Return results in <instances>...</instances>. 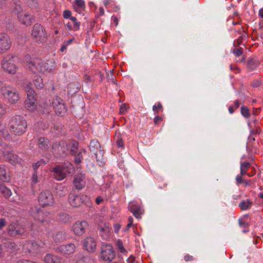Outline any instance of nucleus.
<instances>
[{
  "mask_svg": "<svg viewBox=\"0 0 263 263\" xmlns=\"http://www.w3.org/2000/svg\"><path fill=\"white\" fill-rule=\"evenodd\" d=\"M27 66L28 69L34 74L44 73L46 72H52L54 68V62L53 61H47L46 63L39 58H26Z\"/></svg>",
  "mask_w": 263,
  "mask_h": 263,
  "instance_id": "nucleus-1",
  "label": "nucleus"
},
{
  "mask_svg": "<svg viewBox=\"0 0 263 263\" xmlns=\"http://www.w3.org/2000/svg\"><path fill=\"white\" fill-rule=\"evenodd\" d=\"M10 132L15 136L23 135L27 130L26 120L21 116L13 117L9 123Z\"/></svg>",
  "mask_w": 263,
  "mask_h": 263,
  "instance_id": "nucleus-2",
  "label": "nucleus"
},
{
  "mask_svg": "<svg viewBox=\"0 0 263 263\" xmlns=\"http://www.w3.org/2000/svg\"><path fill=\"white\" fill-rule=\"evenodd\" d=\"M17 58L12 55H7L4 57L2 62L1 66L4 70L10 74H14L16 71V62Z\"/></svg>",
  "mask_w": 263,
  "mask_h": 263,
  "instance_id": "nucleus-3",
  "label": "nucleus"
},
{
  "mask_svg": "<svg viewBox=\"0 0 263 263\" xmlns=\"http://www.w3.org/2000/svg\"><path fill=\"white\" fill-rule=\"evenodd\" d=\"M68 202L73 208H79L82 204H89L90 198L86 195H79L74 192H71L68 196Z\"/></svg>",
  "mask_w": 263,
  "mask_h": 263,
  "instance_id": "nucleus-4",
  "label": "nucleus"
},
{
  "mask_svg": "<svg viewBox=\"0 0 263 263\" xmlns=\"http://www.w3.org/2000/svg\"><path fill=\"white\" fill-rule=\"evenodd\" d=\"M31 36L36 42L40 43L45 42L47 39V34L45 29L40 24L34 25L32 30Z\"/></svg>",
  "mask_w": 263,
  "mask_h": 263,
  "instance_id": "nucleus-5",
  "label": "nucleus"
},
{
  "mask_svg": "<svg viewBox=\"0 0 263 263\" xmlns=\"http://www.w3.org/2000/svg\"><path fill=\"white\" fill-rule=\"evenodd\" d=\"M1 92L4 98L11 104H16L20 99V97L16 89L9 86H3Z\"/></svg>",
  "mask_w": 263,
  "mask_h": 263,
  "instance_id": "nucleus-6",
  "label": "nucleus"
},
{
  "mask_svg": "<svg viewBox=\"0 0 263 263\" xmlns=\"http://www.w3.org/2000/svg\"><path fill=\"white\" fill-rule=\"evenodd\" d=\"M14 11L17 14L18 20L21 24L25 26H30L32 24L33 16L22 9L21 6H16Z\"/></svg>",
  "mask_w": 263,
  "mask_h": 263,
  "instance_id": "nucleus-7",
  "label": "nucleus"
},
{
  "mask_svg": "<svg viewBox=\"0 0 263 263\" xmlns=\"http://www.w3.org/2000/svg\"><path fill=\"white\" fill-rule=\"evenodd\" d=\"M89 147L90 151L95 155L96 160L99 164L103 165L104 164V152L101 149L99 141L97 140H91Z\"/></svg>",
  "mask_w": 263,
  "mask_h": 263,
  "instance_id": "nucleus-8",
  "label": "nucleus"
},
{
  "mask_svg": "<svg viewBox=\"0 0 263 263\" xmlns=\"http://www.w3.org/2000/svg\"><path fill=\"white\" fill-rule=\"evenodd\" d=\"M7 231L10 237L17 238L24 235L26 230L23 226L17 222H12L8 225Z\"/></svg>",
  "mask_w": 263,
  "mask_h": 263,
  "instance_id": "nucleus-9",
  "label": "nucleus"
},
{
  "mask_svg": "<svg viewBox=\"0 0 263 263\" xmlns=\"http://www.w3.org/2000/svg\"><path fill=\"white\" fill-rule=\"evenodd\" d=\"M116 256L112 246L109 244L103 245L100 252V257L105 261H111Z\"/></svg>",
  "mask_w": 263,
  "mask_h": 263,
  "instance_id": "nucleus-10",
  "label": "nucleus"
},
{
  "mask_svg": "<svg viewBox=\"0 0 263 263\" xmlns=\"http://www.w3.org/2000/svg\"><path fill=\"white\" fill-rule=\"evenodd\" d=\"M39 202L43 206L51 205L54 202L53 197L52 193L49 191L42 192L39 196Z\"/></svg>",
  "mask_w": 263,
  "mask_h": 263,
  "instance_id": "nucleus-11",
  "label": "nucleus"
},
{
  "mask_svg": "<svg viewBox=\"0 0 263 263\" xmlns=\"http://www.w3.org/2000/svg\"><path fill=\"white\" fill-rule=\"evenodd\" d=\"M53 153L59 156H64L68 151V145L66 142L64 141H60L59 143H54L52 145Z\"/></svg>",
  "mask_w": 263,
  "mask_h": 263,
  "instance_id": "nucleus-12",
  "label": "nucleus"
},
{
  "mask_svg": "<svg viewBox=\"0 0 263 263\" xmlns=\"http://www.w3.org/2000/svg\"><path fill=\"white\" fill-rule=\"evenodd\" d=\"M88 227V224L87 221L84 220L82 221L76 222L72 227V230L76 235L81 236L85 232L86 229Z\"/></svg>",
  "mask_w": 263,
  "mask_h": 263,
  "instance_id": "nucleus-13",
  "label": "nucleus"
},
{
  "mask_svg": "<svg viewBox=\"0 0 263 263\" xmlns=\"http://www.w3.org/2000/svg\"><path fill=\"white\" fill-rule=\"evenodd\" d=\"M73 184L77 190H81L83 189L86 185L85 174L80 173L76 175L73 178Z\"/></svg>",
  "mask_w": 263,
  "mask_h": 263,
  "instance_id": "nucleus-14",
  "label": "nucleus"
},
{
  "mask_svg": "<svg viewBox=\"0 0 263 263\" xmlns=\"http://www.w3.org/2000/svg\"><path fill=\"white\" fill-rule=\"evenodd\" d=\"M11 46V41L9 36L7 34L0 33V51L8 50Z\"/></svg>",
  "mask_w": 263,
  "mask_h": 263,
  "instance_id": "nucleus-15",
  "label": "nucleus"
},
{
  "mask_svg": "<svg viewBox=\"0 0 263 263\" xmlns=\"http://www.w3.org/2000/svg\"><path fill=\"white\" fill-rule=\"evenodd\" d=\"M53 106L55 113L60 116H62L66 111V107L62 100L60 98L56 99L52 102Z\"/></svg>",
  "mask_w": 263,
  "mask_h": 263,
  "instance_id": "nucleus-16",
  "label": "nucleus"
},
{
  "mask_svg": "<svg viewBox=\"0 0 263 263\" xmlns=\"http://www.w3.org/2000/svg\"><path fill=\"white\" fill-rule=\"evenodd\" d=\"M57 251L64 255H70L76 251V246L72 243L61 245L57 248Z\"/></svg>",
  "mask_w": 263,
  "mask_h": 263,
  "instance_id": "nucleus-17",
  "label": "nucleus"
},
{
  "mask_svg": "<svg viewBox=\"0 0 263 263\" xmlns=\"http://www.w3.org/2000/svg\"><path fill=\"white\" fill-rule=\"evenodd\" d=\"M40 246L36 242L28 241L24 245V249L29 253H37L40 250Z\"/></svg>",
  "mask_w": 263,
  "mask_h": 263,
  "instance_id": "nucleus-18",
  "label": "nucleus"
},
{
  "mask_svg": "<svg viewBox=\"0 0 263 263\" xmlns=\"http://www.w3.org/2000/svg\"><path fill=\"white\" fill-rule=\"evenodd\" d=\"M96 245L95 239L91 237H87L83 241V247L89 252H93L96 250Z\"/></svg>",
  "mask_w": 263,
  "mask_h": 263,
  "instance_id": "nucleus-19",
  "label": "nucleus"
},
{
  "mask_svg": "<svg viewBox=\"0 0 263 263\" xmlns=\"http://www.w3.org/2000/svg\"><path fill=\"white\" fill-rule=\"evenodd\" d=\"M128 209L136 218H141V215L143 213L140 204L134 202H130L128 204Z\"/></svg>",
  "mask_w": 263,
  "mask_h": 263,
  "instance_id": "nucleus-20",
  "label": "nucleus"
},
{
  "mask_svg": "<svg viewBox=\"0 0 263 263\" xmlns=\"http://www.w3.org/2000/svg\"><path fill=\"white\" fill-rule=\"evenodd\" d=\"M36 99L33 90L30 91V93H27V98L26 101V105L29 110L33 111L34 110Z\"/></svg>",
  "mask_w": 263,
  "mask_h": 263,
  "instance_id": "nucleus-21",
  "label": "nucleus"
},
{
  "mask_svg": "<svg viewBox=\"0 0 263 263\" xmlns=\"http://www.w3.org/2000/svg\"><path fill=\"white\" fill-rule=\"evenodd\" d=\"M55 179L57 180L61 181L66 177V174L64 169L60 166H55L52 170Z\"/></svg>",
  "mask_w": 263,
  "mask_h": 263,
  "instance_id": "nucleus-22",
  "label": "nucleus"
},
{
  "mask_svg": "<svg viewBox=\"0 0 263 263\" xmlns=\"http://www.w3.org/2000/svg\"><path fill=\"white\" fill-rule=\"evenodd\" d=\"M70 22H68L66 24V26L69 30L77 31L80 29V22L78 21L76 17H71Z\"/></svg>",
  "mask_w": 263,
  "mask_h": 263,
  "instance_id": "nucleus-23",
  "label": "nucleus"
},
{
  "mask_svg": "<svg viewBox=\"0 0 263 263\" xmlns=\"http://www.w3.org/2000/svg\"><path fill=\"white\" fill-rule=\"evenodd\" d=\"M251 166L250 163L247 162H243L240 164V174L241 175H247L249 177L254 176L256 173V171L254 167H252V173H248L247 171L249 168Z\"/></svg>",
  "mask_w": 263,
  "mask_h": 263,
  "instance_id": "nucleus-24",
  "label": "nucleus"
},
{
  "mask_svg": "<svg viewBox=\"0 0 263 263\" xmlns=\"http://www.w3.org/2000/svg\"><path fill=\"white\" fill-rule=\"evenodd\" d=\"M10 173L4 165H0V179L4 182H9Z\"/></svg>",
  "mask_w": 263,
  "mask_h": 263,
  "instance_id": "nucleus-25",
  "label": "nucleus"
},
{
  "mask_svg": "<svg viewBox=\"0 0 263 263\" xmlns=\"http://www.w3.org/2000/svg\"><path fill=\"white\" fill-rule=\"evenodd\" d=\"M72 6L74 10L79 13L85 9V3L84 0H75Z\"/></svg>",
  "mask_w": 263,
  "mask_h": 263,
  "instance_id": "nucleus-26",
  "label": "nucleus"
},
{
  "mask_svg": "<svg viewBox=\"0 0 263 263\" xmlns=\"http://www.w3.org/2000/svg\"><path fill=\"white\" fill-rule=\"evenodd\" d=\"M49 141L45 137H40L38 139L37 146L42 151H46L49 148Z\"/></svg>",
  "mask_w": 263,
  "mask_h": 263,
  "instance_id": "nucleus-27",
  "label": "nucleus"
},
{
  "mask_svg": "<svg viewBox=\"0 0 263 263\" xmlns=\"http://www.w3.org/2000/svg\"><path fill=\"white\" fill-rule=\"evenodd\" d=\"M46 263H60V259L57 256L51 254H47L44 258Z\"/></svg>",
  "mask_w": 263,
  "mask_h": 263,
  "instance_id": "nucleus-28",
  "label": "nucleus"
},
{
  "mask_svg": "<svg viewBox=\"0 0 263 263\" xmlns=\"http://www.w3.org/2000/svg\"><path fill=\"white\" fill-rule=\"evenodd\" d=\"M53 241L56 242H61L64 240H65L66 238V235L65 233H63L62 232H59L57 233L54 234L53 236Z\"/></svg>",
  "mask_w": 263,
  "mask_h": 263,
  "instance_id": "nucleus-29",
  "label": "nucleus"
},
{
  "mask_svg": "<svg viewBox=\"0 0 263 263\" xmlns=\"http://www.w3.org/2000/svg\"><path fill=\"white\" fill-rule=\"evenodd\" d=\"M253 204L250 199H247L246 200H242L239 204V207L242 211L250 209Z\"/></svg>",
  "mask_w": 263,
  "mask_h": 263,
  "instance_id": "nucleus-30",
  "label": "nucleus"
},
{
  "mask_svg": "<svg viewBox=\"0 0 263 263\" xmlns=\"http://www.w3.org/2000/svg\"><path fill=\"white\" fill-rule=\"evenodd\" d=\"M86 154V150L85 149L82 148L80 150L79 153L75 156V162L77 164H80L82 162L83 158V156Z\"/></svg>",
  "mask_w": 263,
  "mask_h": 263,
  "instance_id": "nucleus-31",
  "label": "nucleus"
},
{
  "mask_svg": "<svg viewBox=\"0 0 263 263\" xmlns=\"http://www.w3.org/2000/svg\"><path fill=\"white\" fill-rule=\"evenodd\" d=\"M0 192L6 198L9 197L11 195L10 190L3 184H0Z\"/></svg>",
  "mask_w": 263,
  "mask_h": 263,
  "instance_id": "nucleus-32",
  "label": "nucleus"
},
{
  "mask_svg": "<svg viewBox=\"0 0 263 263\" xmlns=\"http://www.w3.org/2000/svg\"><path fill=\"white\" fill-rule=\"evenodd\" d=\"M257 66V62L253 59H250L247 62V68L249 71H252Z\"/></svg>",
  "mask_w": 263,
  "mask_h": 263,
  "instance_id": "nucleus-33",
  "label": "nucleus"
},
{
  "mask_svg": "<svg viewBox=\"0 0 263 263\" xmlns=\"http://www.w3.org/2000/svg\"><path fill=\"white\" fill-rule=\"evenodd\" d=\"M9 135V134L6 129V124L0 122V137L7 138Z\"/></svg>",
  "mask_w": 263,
  "mask_h": 263,
  "instance_id": "nucleus-34",
  "label": "nucleus"
},
{
  "mask_svg": "<svg viewBox=\"0 0 263 263\" xmlns=\"http://www.w3.org/2000/svg\"><path fill=\"white\" fill-rule=\"evenodd\" d=\"M77 263H95V261L90 257L85 256L79 259Z\"/></svg>",
  "mask_w": 263,
  "mask_h": 263,
  "instance_id": "nucleus-35",
  "label": "nucleus"
},
{
  "mask_svg": "<svg viewBox=\"0 0 263 263\" xmlns=\"http://www.w3.org/2000/svg\"><path fill=\"white\" fill-rule=\"evenodd\" d=\"M34 83L37 88H42L44 86L42 79L40 77H36L34 80Z\"/></svg>",
  "mask_w": 263,
  "mask_h": 263,
  "instance_id": "nucleus-36",
  "label": "nucleus"
},
{
  "mask_svg": "<svg viewBox=\"0 0 263 263\" xmlns=\"http://www.w3.org/2000/svg\"><path fill=\"white\" fill-rule=\"evenodd\" d=\"M70 151L72 155H75L76 151L78 147V142L76 141H72L71 142Z\"/></svg>",
  "mask_w": 263,
  "mask_h": 263,
  "instance_id": "nucleus-37",
  "label": "nucleus"
},
{
  "mask_svg": "<svg viewBox=\"0 0 263 263\" xmlns=\"http://www.w3.org/2000/svg\"><path fill=\"white\" fill-rule=\"evenodd\" d=\"M5 156H6L7 160L10 162H15L17 157L16 155L11 153H8Z\"/></svg>",
  "mask_w": 263,
  "mask_h": 263,
  "instance_id": "nucleus-38",
  "label": "nucleus"
},
{
  "mask_svg": "<svg viewBox=\"0 0 263 263\" xmlns=\"http://www.w3.org/2000/svg\"><path fill=\"white\" fill-rule=\"evenodd\" d=\"M46 164L45 161L43 159H41L40 161H38L36 163H34L32 165V167L34 170V172H37V168L42 165Z\"/></svg>",
  "mask_w": 263,
  "mask_h": 263,
  "instance_id": "nucleus-39",
  "label": "nucleus"
},
{
  "mask_svg": "<svg viewBox=\"0 0 263 263\" xmlns=\"http://www.w3.org/2000/svg\"><path fill=\"white\" fill-rule=\"evenodd\" d=\"M241 112L243 116L246 118H249L250 117V112L248 108L245 106H242L241 108Z\"/></svg>",
  "mask_w": 263,
  "mask_h": 263,
  "instance_id": "nucleus-40",
  "label": "nucleus"
},
{
  "mask_svg": "<svg viewBox=\"0 0 263 263\" xmlns=\"http://www.w3.org/2000/svg\"><path fill=\"white\" fill-rule=\"evenodd\" d=\"M117 246L118 250L122 253H126V250L124 249L122 241L120 240H118L117 242Z\"/></svg>",
  "mask_w": 263,
  "mask_h": 263,
  "instance_id": "nucleus-41",
  "label": "nucleus"
},
{
  "mask_svg": "<svg viewBox=\"0 0 263 263\" xmlns=\"http://www.w3.org/2000/svg\"><path fill=\"white\" fill-rule=\"evenodd\" d=\"M71 12L69 10H65L63 11V16L65 19L70 18L71 16Z\"/></svg>",
  "mask_w": 263,
  "mask_h": 263,
  "instance_id": "nucleus-42",
  "label": "nucleus"
},
{
  "mask_svg": "<svg viewBox=\"0 0 263 263\" xmlns=\"http://www.w3.org/2000/svg\"><path fill=\"white\" fill-rule=\"evenodd\" d=\"M31 181L32 184H36L39 182L36 172H33L31 177Z\"/></svg>",
  "mask_w": 263,
  "mask_h": 263,
  "instance_id": "nucleus-43",
  "label": "nucleus"
},
{
  "mask_svg": "<svg viewBox=\"0 0 263 263\" xmlns=\"http://www.w3.org/2000/svg\"><path fill=\"white\" fill-rule=\"evenodd\" d=\"M243 50L241 48H234L233 50V53L236 56L239 57L242 54Z\"/></svg>",
  "mask_w": 263,
  "mask_h": 263,
  "instance_id": "nucleus-44",
  "label": "nucleus"
},
{
  "mask_svg": "<svg viewBox=\"0 0 263 263\" xmlns=\"http://www.w3.org/2000/svg\"><path fill=\"white\" fill-rule=\"evenodd\" d=\"M244 175H241L240 173V175H238L236 176V177L235 178V180H236V183H237V185H239V184L243 183V181L242 180V176H244Z\"/></svg>",
  "mask_w": 263,
  "mask_h": 263,
  "instance_id": "nucleus-45",
  "label": "nucleus"
},
{
  "mask_svg": "<svg viewBox=\"0 0 263 263\" xmlns=\"http://www.w3.org/2000/svg\"><path fill=\"white\" fill-rule=\"evenodd\" d=\"M116 144L119 147H123L124 143L121 138L119 137H117Z\"/></svg>",
  "mask_w": 263,
  "mask_h": 263,
  "instance_id": "nucleus-46",
  "label": "nucleus"
},
{
  "mask_svg": "<svg viewBox=\"0 0 263 263\" xmlns=\"http://www.w3.org/2000/svg\"><path fill=\"white\" fill-rule=\"evenodd\" d=\"M162 108V106L161 103L159 102L158 103V104L157 105H154L153 106V110L154 111H156L158 112L159 110H160Z\"/></svg>",
  "mask_w": 263,
  "mask_h": 263,
  "instance_id": "nucleus-47",
  "label": "nucleus"
},
{
  "mask_svg": "<svg viewBox=\"0 0 263 263\" xmlns=\"http://www.w3.org/2000/svg\"><path fill=\"white\" fill-rule=\"evenodd\" d=\"M7 225V222L5 218L0 219V230H2Z\"/></svg>",
  "mask_w": 263,
  "mask_h": 263,
  "instance_id": "nucleus-48",
  "label": "nucleus"
},
{
  "mask_svg": "<svg viewBox=\"0 0 263 263\" xmlns=\"http://www.w3.org/2000/svg\"><path fill=\"white\" fill-rule=\"evenodd\" d=\"M162 121V118L161 117L159 116H156L155 117L154 119V123L156 125L159 124Z\"/></svg>",
  "mask_w": 263,
  "mask_h": 263,
  "instance_id": "nucleus-49",
  "label": "nucleus"
},
{
  "mask_svg": "<svg viewBox=\"0 0 263 263\" xmlns=\"http://www.w3.org/2000/svg\"><path fill=\"white\" fill-rule=\"evenodd\" d=\"M127 110V107L125 104H123L120 109V112L124 114Z\"/></svg>",
  "mask_w": 263,
  "mask_h": 263,
  "instance_id": "nucleus-50",
  "label": "nucleus"
},
{
  "mask_svg": "<svg viewBox=\"0 0 263 263\" xmlns=\"http://www.w3.org/2000/svg\"><path fill=\"white\" fill-rule=\"evenodd\" d=\"M184 259L185 261H191L194 260V257L192 255L186 254L184 256Z\"/></svg>",
  "mask_w": 263,
  "mask_h": 263,
  "instance_id": "nucleus-51",
  "label": "nucleus"
},
{
  "mask_svg": "<svg viewBox=\"0 0 263 263\" xmlns=\"http://www.w3.org/2000/svg\"><path fill=\"white\" fill-rule=\"evenodd\" d=\"M98 230L100 231V232H108V227L105 226H100L98 228Z\"/></svg>",
  "mask_w": 263,
  "mask_h": 263,
  "instance_id": "nucleus-52",
  "label": "nucleus"
},
{
  "mask_svg": "<svg viewBox=\"0 0 263 263\" xmlns=\"http://www.w3.org/2000/svg\"><path fill=\"white\" fill-rule=\"evenodd\" d=\"M31 83L30 82H28L26 86H25V89L26 90V91L27 92V93H30V91L31 90H33L31 88Z\"/></svg>",
  "mask_w": 263,
  "mask_h": 263,
  "instance_id": "nucleus-53",
  "label": "nucleus"
},
{
  "mask_svg": "<svg viewBox=\"0 0 263 263\" xmlns=\"http://www.w3.org/2000/svg\"><path fill=\"white\" fill-rule=\"evenodd\" d=\"M239 224L240 227H243L244 228H246L248 227L249 223L245 221H242L241 220H239Z\"/></svg>",
  "mask_w": 263,
  "mask_h": 263,
  "instance_id": "nucleus-54",
  "label": "nucleus"
},
{
  "mask_svg": "<svg viewBox=\"0 0 263 263\" xmlns=\"http://www.w3.org/2000/svg\"><path fill=\"white\" fill-rule=\"evenodd\" d=\"M6 113V110L3 106L0 104V118Z\"/></svg>",
  "mask_w": 263,
  "mask_h": 263,
  "instance_id": "nucleus-55",
  "label": "nucleus"
},
{
  "mask_svg": "<svg viewBox=\"0 0 263 263\" xmlns=\"http://www.w3.org/2000/svg\"><path fill=\"white\" fill-rule=\"evenodd\" d=\"M135 258L134 257H133V256H130L127 259V262L128 263H135Z\"/></svg>",
  "mask_w": 263,
  "mask_h": 263,
  "instance_id": "nucleus-56",
  "label": "nucleus"
},
{
  "mask_svg": "<svg viewBox=\"0 0 263 263\" xmlns=\"http://www.w3.org/2000/svg\"><path fill=\"white\" fill-rule=\"evenodd\" d=\"M17 263H37L35 261H32L29 260H21L17 262Z\"/></svg>",
  "mask_w": 263,
  "mask_h": 263,
  "instance_id": "nucleus-57",
  "label": "nucleus"
},
{
  "mask_svg": "<svg viewBox=\"0 0 263 263\" xmlns=\"http://www.w3.org/2000/svg\"><path fill=\"white\" fill-rule=\"evenodd\" d=\"M103 201V198L100 197V196H99L96 199V204H99L101 202H102V201Z\"/></svg>",
  "mask_w": 263,
  "mask_h": 263,
  "instance_id": "nucleus-58",
  "label": "nucleus"
},
{
  "mask_svg": "<svg viewBox=\"0 0 263 263\" xmlns=\"http://www.w3.org/2000/svg\"><path fill=\"white\" fill-rule=\"evenodd\" d=\"M114 23L116 24V26H117L118 24V19L116 16H114L112 18Z\"/></svg>",
  "mask_w": 263,
  "mask_h": 263,
  "instance_id": "nucleus-59",
  "label": "nucleus"
},
{
  "mask_svg": "<svg viewBox=\"0 0 263 263\" xmlns=\"http://www.w3.org/2000/svg\"><path fill=\"white\" fill-rule=\"evenodd\" d=\"M99 13L100 15H103L104 14V10L103 7L99 8Z\"/></svg>",
  "mask_w": 263,
  "mask_h": 263,
  "instance_id": "nucleus-60",
  "label": "nucleus"
},
{
  "mask_svg": "<svg viewBox=\"0 0 263 263\" xmlns=\"http://www.w3.org/2000/svg\"><path fill=\"white\" fill-rule=\"evenodd\" d=\"M229 111L230 114H233L234 111V107L233 106H229Z\"/></svg>",
  "mask_w": 263,
  "mask_h": 263,
  "instance_id": "nucleus-61",
  "label": "nucleus"
},
{
  "mask_svg": "<svg viewBox=\"0 0 263 263\" xmlns=\"http://www.w3.org/2000/svg\"><path fill=\"white\" fill-rule=\"evenodd\" d=\"M120 228V226L118 224H116L115 225V231L116 232V233H118L119 230V229Z\"/></svg>",
  "mask_w": 263,
  "mask_h": 263,
  "instance_id": "nucleus-62",
  "label": "nucleus"
},
{
  "mask_svg": "<svg viewBox=\"0 0 263 263\" xmlns=\"http://www.w3.org/2000/svg\"><path fill=\"white\" fill-rule=\"evenodd\" d=\"M67 46V44L64 43L63 45L61 48V51L62 52L64 51L66 49Z\"/></svg>",
  "mask_w": 263,
  "mask_h": 263,
  "instance_id": "nucleus-63",
  "label": "nucleus"
},
{
  "mask_svg": "<svg viewBox=\"0 0 263 263\" xmlns=\"http://www.w3.org/2000/svg\"><path fill=\"white\" fill-rule=\"evenodd\" d=\"M259 14L261 17L263 18V8L261 9L259 11Z\"/></svg>",
  "mask_w": 263,
  "mask_h": 263,
  "instance_id": "nucleus-64",
  "label": "nucleus"
}]
</instances>
